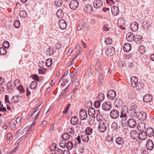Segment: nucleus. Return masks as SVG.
<instances>
[{"label": "nucleus", "instance_id": "13", "mask_svg": "<svg viewBox=\"0 0 154 154\" xmlns=\"http://www.w3.org/2000/svg\"><path fill=\"white\" fill-rule=\"evenodd\" d=\"M103 3V2L101 0H95L93 5L94 8H98L102 6Z\"/></svg>", "mask_w": 154, "mask_h": 154}, {"label": "nucleus", "instance_id": "15", "mask_svg": "<svg viewBox=\"0 0 154 154\" xmlns=\"http://www.w3.org/2000/svg\"><path fill=\"white\" fill-rule=\"evenodd\" d=\"M130 28L132 31L135 32L137 31L138 29V24L136 22H133L131 23Z\"/></svg>", "mask_w": 154, "mask_h": 154}, {"label": "nucleus", "instance_id": "41", "mask_svg": "<svg viewBox=\"0 0 154 154\" xmlns=\"http://www.w3.org/2000/svg\"><path fill=\"white\" fill-rule=\"evenodd\" d=\"M92 129L90 127H87L85 130V132L87 135H90L92 133Z\"/></svg>", "mask_w": 154, "mask_h": 154}, {"label": "nucleus", "instance_id": "54", "mask_svg": "<svg viewBox=\"0 0 154 154\" xmlns=\"http://www.w3.org/2000/svg\"><path fill=\"white\" fill-rule=\"evenodd\" d=\"M47 54L51 56L54 53V51L53 49L50 47L48 49H47Z\"/></svg>", "mask_w": 154, "mask_h": 154}, {"label": "nucleus", "instance_id": "4", "mask_svg": "<svg viewBox=\"0 0 154 154\" xmlns=\"http://www.w3.org/2000/svg\"><path fill=\"white\" fill-rule=\"evenodd\" d=\"M127 126L130 128H134L137 125V121L132 118H130L127 120Z\"/></svg>", "mask_w": 154, "mask_h": 154}, {"label": "nucleus", "instance_id": "56", "mask_svg": "<svg viewBox=\"0 0 154 154\" xmlns=\"http://www.w3.org/2000/svg\"><path fill=\"white\" fill-rule=\"evenodd\" d=\"M2 46L3 47L8 48L10 46V44L8 42L5 41L3 43Z\"/></svg>", "mask_w": 154, "mask_h": 154}, {"label": "nucleus", "instance_id": "63", "mask_svg": "<svg viewBox=\"0 0 154 154\" xmlns=\"http://www.w3.org/2000/svg\"><path fill=\"white\" fill-rule=\"evenodd\" d=\"M63 152V150L58 148L54 151L55 154H62Z\"/></svg>", "mask_w": 154, "mask_h": 154}, {"label": "nucleus", "instance_id": "24", "mask_svg": "<svg viewBox=\"0 0 154 154\" xmlns=\"http://www.w3.org/2000/svg\"><path fill=\"white\" fill-rule=\"evenodd\" d=\"M131 45L129 43H126L124 44L123 46V49L125 51L129 52L131 49Z\"/></svg>", "mask_w": 154, "mask_h": 154}, {"label": "nucleus", "instance_id": "47", "mask_svg": "<svg viewBox=\"0 0 154 154\" xmlns=\"http://www.w3.org/2000/svg\"><path fill=\"white\" fill-rule=\"evenodd\" d=\"M97 72L98 73H100L101 72L102 70L101 68V65L100 62L98 60L97 61Z\"/></svg>", "mask_w": 154, "mask_h": 154}, {"label": "nucleus", "instance_id": "36", "mask_svg": "<svg viewBox=\"0 0 154 154\" xmlns=\"http://www.w3.org/2000/svg\"><path fill=\"white\" fill-rule=\"evenodd\" d=\"M63 3L62 0H56L54 2V4L56 7H59L62 5Z\"/></svg>", "mask_w": 154, "mask_h": 154}, {"label": "nucleus", "instance_id": "57", "mask_svg": "<svg viewBox=\"0 0 154 154\" xmlns=\"http://www.w3.org/2000/svg\"><path fill=\"white\" fill-rule=\"evenodd\" d=\"M70 106V104L69 103L68 104V105L66 106L65 108L64 111H63V114H66L67 113V112L69 109V107Z\"/></svg>", "mask_w": 154, "mask_h": 154}, {"label": "nucleus", "instance_id": "50", "mask_svg": "<svg viewBox=\"0 0 154 154\" xmlns=\"http://www.w3.org/2000/svg\"><path fill=\"white\" fill-rule=\"evenodd\" d=\"M85 105L86 108H88L92 106V102L91 100L88 101L86 102Z\"/></svg>", "mask_w": 154, "mask_h": 154}, {"label": "nucleus", "instance_id": "11", "mask_svg": "<svg viewBox=\"0 0 154 154\" xmlns=\"http://www.w3.org/2000/svg\"><path fill=\"white\" fill-rule=\"evenodd\" d=\"M111 108V104L109 101L104 102L102 105V109L105 111L109 110Z\"/></svg>", "mask_w": 154, "mask_h": 154}, {"label": "nucleus", "instance_id": "1", "mask_svg": "<svg viewBox=\"0 0 154 154\" xmlns=\"http://www.w3.org/2000/svg\"><path fill=\"white\" fill-rule=\"evenodd\" d=\"M41 106V105H39L36 108L34 109L31 113V115L30 116V117H31L35 112H37V113L36 116V117L34 119V120L33 122L32 125L30 126L27 130V131L26 133L25 134H29V132L31 130L32 128L35 125V120L37 119L38 116L39 115V113L40 112V110L38 108L39 107Z\"/></svg>", "mask_w": 154, "mask_h": 154}, {"label": "nucleus", "instance_id": "28", "mask_svg": "<svg viewBox=\"0 0 154 154\" xmlns=\"http://www.w3.org/2000/svg\"><path fill=\"white\" fill-rule=\"evenodd\" d=\"M78 119L76 116L72 117L70 121L71 124L72 125H75L78 123Z\"/></svg>", "mask_w": 154, "mask_h": 154}, {"label": "nucleus", "instance_id": "35", "mask_svg": "<svg viewBox=\"0 0 154 154\" xmlns=\"http://www.w3.org/2000/svg\"><path fill=\"white\" fill-rule=\"evenodd\" d=\"M144 84L143 83H141L139 82L138 83L136 87H135L137 89L140 91H143Z\"/></svg>", "mask_w": 154, "mask_h": 154}, {"label": "nucleus", "instance_id": "59", "mask_svg": "<svg viewBox=\"0 0 154 154\" xmlns=\"http://www.w3.org/2000/svg\"><path fill=\"white\" fill-rule=\"evenodd\" d=\"M14 85L17 88L20 85V82L18 80L16 79L14 82Z\"/></svg>", "mask_w": 154, "mask_h": 154}, {"label": "nucleus", "instance_id": "53", "mask_svg": "<svg viewBox=\"0 0 154 154\" xmlns=\"http://www.w3.org/2000/svg\"><path fill=\"white\" fill-rule=\"evenodd\" d=\"M105 42L107 45H109L112 43V39L109 38H108L105 40Z\"/></svg>", "mask_w": 154, "mask_h": 154}, {"label": "nucleus", "instance_id": "27", "mask_svg": "<svg viewBox=\"0 0 154 154\" xmlns=\"http://www.w3.org/2000/svg\"><path fill=\"white\" fill-rule=\"evenodd\" d=\"M116 142L119 145H122L124 143V138L121 137H118L116 139Z\"/></svg>", "mask_w": 154, "mask_h": 154}, {"label": "nucleus", "instance_id": "25", "mask_svg": "<svg viewBox=\"0 0 154 154\" xmlns=\"http://www.w3.org/2000/svg\"><path fill=\"white\" fill-rule=\"evenodd\" d=\"M147 137V135L145 131H141L139 133V138L140 140H145Z\"/></svg>", "mask_w": 154, "mask_h": 154}, {"label": "nucleus", "instance_id": "44", "mask_svg": "<svg viewBox=\"0 0 154 154\" xmlns=\"http://www.w3.org/2000/svg\"><path fill=\"white\" fill-rule=\"evenodd\" d=\"M52 64V60L51 59L49 58L46 61L45 65L48 67L50 66Z\"/></svg>", "mask_w": 154, "mask_h": 154}, {"label": "nucleus", "instance_id": "40", "mask_svg": "<svg viewBox=\"0 0 154 154\" xmlns=\"http://www.w3.org/2000/svg\"><path fill=\"white\" fill-rule=\"evenodd\" d=\"M138 51L140 54H143L145 52V49L143 45L140 46L138 48Z\"/></svg>", "mask_w": 154, "mask_h": 154}, {"label": "nucleus", "instance_id": "51", "mask_svg": "<svg viewBox=\"0 0 154 154\" xmlns=\"http://www.w3.org/2000/svg\"><path fill=\"white\" fill-rule=\"evenodd\" d=\"M68 132L70 134H73L75 132L74 130V127L72 126L71 127H69L67 129Z\"/></svg>", "mask_w": 154, "mask_h": 154}, {"label": "nucleus", "instance_id": "22", "mask_svg": "<svg viewBox=\"0 0 154 154\" xmlns=\"http://www.w3.org/2000/svg\"><path fill=\"white\" fill-rule=\"evenodd\" d=\"M134 40L137 43L140 44L142 41V36L138 34H134Z\"/></svg>", "mask_w": 154, "mask_h": 154}, {"label": "nucleus", "instance_id": "21", "mask_svg": "<svg viewBox=\"0 0 154 154\" xmlns=\"http://www.w3.org/2000/svg\"><path fill=\"white\" fill-rule=\"evenodd\" d=\"M84 10L85 12L88 13H89L91 11H94L92 6L89 4L86 5L84 7Z\"/></svg>", "mask_w": 154, "mask_h": 154}, {"label": "nucleus", "instance_id": "64", "mask_svg": "<svg viewBox=\"0 0 154 154\" xmlns=\"http://www.w3.org/2000/svg\"><path fill=\"white\" fill-rule=\"evenodd\" d=\"M12 83L11 82H9L7 84V86L8 88L10 89L12 88V87L13 86L12 85Z\"/></svg>", "mask_w": 154, "mask_h": 154}, {"label": "nucleus", "instance_id": "55", "mask_svg": "<svg viewBox=\"0 0 154 154\" xmlns=\"http://www.w3.org/2000/svg\"><path fill=\"white\" fill-rule=\"evenodd\" d=\"M7 51L3 47L0 48V54L1 55H5L6 54Z\"/></svg>", "mask_w": 154, "mask_h": 154}, {"label": "nucleus", "instance_id": "43", "mask_svg": "<svg viewBox=\"0 0 154 154\" xmlns=\"http://www.w3.org/2000/svg\"><path fill=\"white\" fill-rule=\"evenodd\" d=\"M66 142L65 140H61L59 143V146L62 148H65L66 146Z\"/></svg>", "mask_w": 154, "mask_h": 154}, {"label": "nucleus", "instance_id": "48", "mask_svg": "<svg viewBox=\"0 0 154 154\" xmlns=\"http://www.w3.org/2000/svg\"><path fill=\"white\" fill-rule=\"evenodd\" d=\"M19 97L18 96L17 97H14L13 96L11 98V101L13 103H17L18 102L19 100L17 98V97Z\"/></svg>", "mask_w": 154, "mask_h": 154}, {"label": "nucleus", "instance_id": "32", "mask_svg": "<svg viewBox=\"0 0 154 154\" xmlns=\"http://www.w3.org/2000/svg\"><path fill=\"white\" fill-rule=\"evenodd\" d=\"M127 117H122L121 120L122 126L124 127L127 126Z\"/></svg>", "mask_w": 154, "mask_h": 154}, {"label": "nucleus", "instance_id": "46", "mask_svg": "<svg viewBox=\"0 0 154 154\" xmlns=\"http://www.w3.org/2000/svg\"><path fill=\"white\" fill-rule=\"evenodd\" d=\"M81 137L82 140L84 142H88L89 140V137L87 134L83 135Z\"/></svg>", "mask_w": 154, "mask_h": 154}, {"label": "nucleus", "instance_id": "8", "mask_svg": "<svg viewBox=\"0 0 154 154\" xmlns=\"http://www.w3.org/2000/svg\"><path fill=\"white\" fill-rule=\"evenodd\" d=\"M137 116H135L137 118L141 121H144L146 119V114L143 112H137Z\"/></svg>", "mask_w": 154, "mask_h": 154}, {"label": "nucleus", "instance_id": "2", "mask_svg": "<svg viewBox=\"0 0 154 154\" xmlns=\"http://www.w3.org/2000/svg\"><path fill=\"white\" fill-rule=\"evenodd\" d=\"M107 128L106 123L105 122L101 121L99 122L98 125V130L101 132H104L106 130Z\"/></svg>", "mask_w": 154, "mask_h": 154}, {"label": "nucleus", "instance_id": "30", "mask_svg": "<svg viewBox=\"0 0 154 154\" xmlns=\"http://www.w3.org/2000/svg\"><path fill=\"white\" fill-rule=\"evenodd\" d=\"M126 37L127 40L128 42H131L134 40V35H133V33L132 34L131 33H128Z\"/></svg>", "mask_w": 154, "mask_h": 154}, {"label": "nucleus", "instance_id": "31", "mask_svg": "<svg viewBox=\"0 0 154 154\" xmlns=\"http://www.w3.org/2000/svg\"><path fill=\"white\" fill-rule=\"evenodd\" d=\"M88 113L89 116H94L96 113V111L93 108H90L88 109Z\"/></svg>", "mask_w": 154, "mask_h": 154}, {"label": "nucleus", "instance_id": "12", "mask_svg": "<svg viewBox=\"0 0 154 154\" xmlns=\"http://www.w3.org/2000/svg\"><path fill=\"white\" fill-rule=\"evenodd\" d=\"M115 50L113 47L109 46L105 50V53L107 55H112L114 53Z\"/></svg>", "mask_w": 154, "mask_h": 154}, {"label": "nucleus", "instance_id": "37", "mask_svg": "<svg viewBox=\"0 0 154 154\" xmlns=\"http://www.w3.org/2000/svg\"><path fill=\"white\" fill-rule=\"evenodd\" d=\"M146 128V124L144 123H140L138 128V130L141 131H144V130H145Z\"/></svg>", "mask_w": 154, "mask_h": 154}, {"label": "nucleus", "instance_id": "26", "mask_svg": "<svg viewBox=\"0 0 154 154\" xmlns=\"http://www.w3.org/2000/svg\"><path fill=\"white\" fill-rule=\"evenodd\" d=\"M114 105L117 107H121L123 104L122 101L119 98H116L114 101Z\"/></svg>", "mask_w": 154, "mask_h": 154}, {"label": "nucleus", "instance_id": "39", "mask_svg": "<svg viewBox=\"0 0 154 154\" xmlns=\"http://www.w3.org/2000/svg\"><path fill=\"white\" fill-rule=\"evenodd\" d=\"M37 84L35 81H33L31 83L30 85V88L31 89H34L37 87Z\"/></svg>", "mask_w": 154, "mask_h": 154}, {"label": "nucleus", "instance_id": "52", "mask_svg": "<svg viewBox=\"0 0 154 154\" xmlns=\"http://www.w3.org/2000/svg\"><path fill=\"white\" fill-rule=\"evenodd\" d=\"M142 26L144 29H146L148 28L149 24L146 20H144L142 24Z\"/></svg>", "mask_w": 154, "mask_h": 154}, {"label": "nucleus", "instance_id": "14", "mask_svg": "<svg viewBox=\"0 0 154 154\" xmlns=\"http://www.w3.org/2000/svg\"><path fill=\"white\" fill-rule=\"evenodd\" d=\"M59 26L61 29L64 30L66 29L67 26L66 21L63 19L60 20L59 22Z\"/></svg>", "mask_w": 154, "mask_h": 154}, {"label": "nucleus", "instance_id": "58", "mask_svg": "<svg viewBox=\"0 0 154 154\" xmlns=\"http://www.w3.org/2000/svg\"><path fill=\"white\" fill-rule=\"evenodd\" d=\"M84 25L85 24L82 23H80L77 27V30L79 31L82 30L83 28V27L84 26Z\"/></svg>", "mask_w": 154, "mask_h": 154}, {"label": "nucleus", "instance_id": "45", "mask_svg": "<svg viewBox=\"0 0 154 154\" xmlns=\"http://www.w3.org/2000/svg\"><path fill=\"white\" fill-rule=\"evenodd\" d=\"M97 100H99V101H102L105 98L104 94L102 93H100L98 95Z\"/></svg>", "mask_w": 154, "mask_h": 154}, {"label": "nucleus", "instance_id": "9", "mask_svg": "<svg viewBox=\"0 0 154 154\" xmlns=\"http://www.w3.org/2000/svg\"><path fill=\"white\" fill-rule=\"evenodd\" d=\"M128 112V107L126 106H124L122 108V111L120 113V117H127V114Z\"/></svg>", "mask_w": 154, "mask_h": 154}, {"label": "nucleus", "instance_id": "18", "mask_svg": "<svg viewBox=\"0 0 154 154\" xmlns=\"http://www.w3.org/2000/svg\"><path fill=\"white\" fill-rule=\"evenodd\" d=\"M139 133L136 130H132L130 133V135L132 138L135 139L139 137Z\"/></svg>", "mask_w": 154, "mask_h": 154}, {"label": "nucleus", "instance_id": "23", "mask_svg": "<svg viewBox=\"0 0 154 154\" xmlns=\"http://www.w3.org/2000/svg\"><path fill=\"white\" fill-rule=\"evenodd\" d=\"M111 11L113 15L117 16L119 14V10L118 7L114 6L111 8Z\"/></svg>", "mask_w": 154, "mask_h": 154}, {"label": "nucleus", "instance_id": "20", "mask_svg": "<svg viewBox=\"0 0 154 154\" xmlns=\"http://www.w3.org/2000/svg\"><path fill=\"white\" fill-rule=\"evenodd\" d=\"M152 96L149 94L145 95L143 97V99L144 102L148 103L151 102L152 100Z\"/></svg>", "mask_w": 154, "mask_h": 154}, {"label": "nucleus", "instance_id": "19", "mask_svg": "<svg viewBox=\"0 0 154 154\" xmlns=\"http://www.w3.org/2000/svg\"><path fill=\"white\" fill-rule=\"evenodd\" d=\"M145 132L147 136L149 137H152L154 135V131L153 129L151 128H147Z\"/></svg>", "mask_w": 154, "mask_h": 154}, {"label": "nucleus", "instance_id": "60", "mask_svg": "<svg viewBox=\"0 0 154 154\" xmlns=\"http://www.w3.org/2000/svg\"><path fill=\"white\" fill-rule=\"evenodd\" d=\"M100 101H97L94 102V106L96 108H98L100 106Z\"/></svg>", "mask_w": 154, "mask_h": 154}, {"label": "nucleus", "instance_id": "33", "mask_svg": "<svg viewBox=\"0 0 154 154\" xmlns=\"http://www.w3.org/2000/svg\"><path fill=\"white\" fill-rule=\"evenodd\" d=\"M56 14L58 17L60 18H62L64 16V14L63 12V10L59 9L56 12Z\"/></svg>", "mask_w": 154, "mask_h": 154}, {"label": "nucleus", "instance_id": "42", "mask_svg": "<svg viewBox=\"0 0 154 154\" xmlns=\"http://www.w3.org/2000/svg\"><path fill=\"white\" fill-rule=\"evenodd\" d=\"M19 15L21 18H25L27 16L25 10L21 11L19 12Z\"/></svg>", "mask_w": 154, "mask_h": 154}, {"label": "nucleus", "instance_id": "62", "mask_svg": "<svg viewBox=\"0 0 154 154\" xmlns=\"http://www.w3.org/2000/svg\"><path fill=\"white\" fill-rule=\"evenodd\" d=\"M57 146L55 143H52L51 145L50 146V148L51 151H53L56 148Z\"/></svg>", "mask_w": 154, "mask_h": 154}, {"label": "nucleus", "instance_id": "5", "mask_svg": "<svg viewBox=\"0 0 154 154\" xmlns=\"http://www.w3.org/2000/svg\"><path fill=\"white\" fill-rule=\"evenodd\" d=\"M79 5L78 1L76 0H73L71 1L69 4V7L72 10H75Z\"/></svg>", "mask_w": 154, "mask_h": 154}, {"label": "nucleus", "instance_id": "38", "mask_svg": "<svg viewBox=\"0 0 154 154\" xmlns=\"http://www.w3.org/2000/svg\"><path fill=\"white\" fill-rule=\"evenodd\" d=\"M62 138L64 140H67L70 138V135L67 133H64L62 135Z\"/></svg>", "mask_w": 154, "mask_h": 154}, {"label": "nucleus", "instance_id": "10", "mask_svg": "<svg viewBox=\"0 0 154 154\" xmlns=\"http://www.w3.org/2000/svg\"><path fill=\"white\" fill-rule=\"evenodd\" d=\"M116 96V92L112 90H110L108 91L107 94V98L110 100L113 99L115 98Z\"/></svg>", "mask_w": 154, "mask_h": 154}, {"label": "nucleus", "instance_id": "7", "mask_svg": "<svg viewBox=\"0 0 154 154\" xmlns=\"http://www.w3.org/2000/svg\"><path fill=\"white\" fill-rule=\"evenodd\" d=\"M79 116L80 119L82 120H85L88 117V115L87 111L82 109L79 111Z\"/></svg>", "mask_w": 154, "mask_h": 154}, {"label": "nucleus", "instance_id": "29", "mask_svg": "<svg viewBox=\"0 0 154 154\" xmlns=\"http://www.w3.org/2000/svg\"><path fill=\"white\" fill-rule=\"evenodd\" d=\"M101 113L102 112H100L99 110L98 109L96 111V114L97 115L96 119L98 121H101L103 119L102 115Z\"/></svg>", "mask_w": 154, "mask_h": 154}, {"label": "nucleus", "instance_id": "3", "mask_svg": "<svg viewBox=\"0 0 154 154\" xmlns=\"http://www.w3.org/2000/svg\"><path fill=\"white\" fill-rule=\"evenodd\" d=\"M130 111H132V113L131 114V117L134 118L135 116H137V112L135 111L137 108V106L134 103H131L130 105Z\"/></svg>", "mask_w": 154, "mask_h": 154}, {"label": "nucleus", "instance_id": "6", "mask_svg": "<svg viewBox=\"0 0 154 154\" xmlns=\"http://www.w3.org/2000/svg\"><path fill=\"white\" fill-rule=\"evenodd\" d=\"M120 115L119 112L115 109L112 110L110 112V115L112 119H116L118 118Z\"/></svg>", "mask_w": 154, "mask_h": 154}, {"label": "nucleus", "instance_id": "34", "mask_svg": "<svg viewBox=\"0 0 154 154\" xmlns=\"http://www.w3.org/2000/svg\"><path fill=\"white\" fill-rule=\"evenodd\" d=\"M68 149L71 150L73 147V143L71 141H68L66 143V146Z\"/></svg>", "mask_w": 154, "mask_h": 154}, {"label": "nucleus", "instance_id": "61", "mask_svg": "<svg viewBox=\"0 0 154 154\" xmlns=\"http://www.w3.org/2000/svg\"><path fill=\"white\" fill-rule=\"evenodd\" d=\"M111 127L114 130L117 129L118 127L117 123L115 122H113L112 124Z\"/></svg>", "mask_w": 154, "mask_h": 154}, {"label": "nucleus", "instance_id": "17", "mask_svg": "<svg viewBox=\"0 0 154 154\" xmlns=\"http://www.w3.org/2000/svg\"><path fill=\"white\" fill-rule=\"evenodd\" d=\"M146 147L149 150H151L154 147V144L151 140H148L146 141Z\"/></svg>", "mask_w": 154, "mask_h": 154}, {"label": "nucleus", "instance_id": "49", "mask_svg": "<svg viewBox=\"0 0 154 154\" xmlns=\"http://www.w3.org/2000/svg\"><path fill=\"white\" fill-rule=\"evenodd\" d=\"M20 22L18 20H16L14 22V26L17 28H18L20 26Z\"/></svg>", "mask_w": 154, "mask_h": 154}, {"label": "nucleus", "instance_id": "16", "mask_svg": "<svg viewBox=\"0 0 154 154\" xmlns=\"http://www.w3.org/2000/svg\"><path fill=\"white\" fill-rule=\"evenodd\" d=\"M131 82L132 86L135 88L138 83L137 78L135 76L132 77L131 79Z\"/></svg>", "mask_w": 154, "mask_h": 154}]
</instances>
